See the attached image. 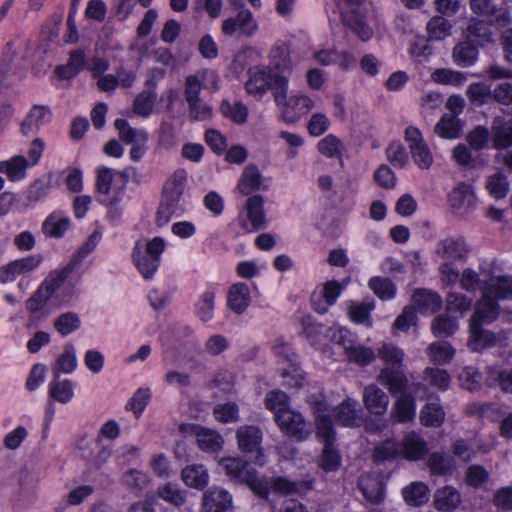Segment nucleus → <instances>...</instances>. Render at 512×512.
I'll use <instances>...</instances> for the list:
<instances>
[{
    "instance_id": "nucleus-1",
    "label": "nucleus",
    "mask_w": 512,
    "mask_h": 512,
    "mask_svg": "<svg viewBox=\"0 0 512 512\" xmlns=\"http://www.w3.org/2000/svg\"><path fill=\"white\" fill-rule=\"evenodd\" d=\"M316 439L323 444L318 466L325 472H335L342 464V456L337 447V431L329 414H319L315 418Z\"/></svg>"
},
{
    "instance_id": "nucleus-2",
    "label": "nucleus",
    "mask_w": 512,
    "mask_h": 512,
    "mask_svg": "<svg viewBox=\"0 0 512 512\" xmlns=\"http://www.w3.org/2000/svg\"><path fill=\"white\" fill-rule=\"evenodd\" d=\"M248 75L245 90L249 95L261 98L271 90L275 97H286L289 80L284 75H275L271 68L262 65L250 67Z\"/></svg>"
},
{
    "instance_id": "nucleus-3",
    "label": "nucleus",
    "mask_w": 512,
    "mask_h": 512,
    "mask_svg": "<svg viewBox=\"0 0 512 512\" xmlns=\"http://www.w3.org/2000/svg\"><path fill=\"white\" fill-rule=\"evenodd\" d=\"M166 249L164 238L155 236L147 241L145 249L137 241L132 249L131 258L139 274L145 280L154 278L161 264V256Z\"/></svg>"
},
{
    "instance_id": "nucleus-4",
    "label": "nucleus",
    "mask_w": 512,
    "mask_h": 512,
    "mask_svg": "<svg viewBox=\"0 0 512 512\" xmlns=\"http://www.w3.org/2000/svg\"><path fill=\"white\" fill-rule=\"evenodd\" d=\"M238 449L257 466L263 467L268 457L262 446L263 432L257 425H242L236 430Z\"/></svg>"
},
{
    "instance_id": "nucleus-5",
    "label": "nucleus",
    "mask_w": 512,
    "mask_h": 512,
    "mask_svg": "<svg viewBox=\"0 0 512 512\" xmlns=\"http://www.w3.org/2000/svg\"><path fill=\"white\" fill-rule=\"evenodd\" d=\"M275 422L284 435L297 442L307 440L312 432L311 424L305 420V417L291 409L277 414Z\"/></svg>"
},
{
    "instance_id": "nucleus-6",
    "label": "nucleus",
    "mask_w": 512,
    "mask_h": 512,
    "mask_svg": "<svg viewBox=\"0 0 512 512\" xmlns=\"http://www.w3.org/2000/svg\"><path fill=\"white\" fill-rule=\"evenodd\" d=\"M51 298L52 296L47 294L38 286L31 296L25 301V309L28 312L26 322L27 329H36L48 319L50 311L47 308V305Z\"/></svg>"
},
{
    "instance_id": "nucleus-7",
    "label": "nucleus",
    "mask_w": 512,
    "mask_h": 512,
    "mask_svg": "<svg viewBox=\"0 0 512 512\" xmlns=\"http://www.w3.org/2000/svg\"><path fill=\"white\" fill-rule=\"evenodd\" d=\"M200 512H234L232 494L219 486H212L202 494Z\"/></svg>"
},
{
    "instance_id": "nucleus-8",
    "label": "nucleus",
    "mask_w": 512,
    "mask_h": 512,
    "mask_svg": "<svg viewBox=\"0 0 512 512\" xmlns=\"http://www.w3.org/2000/svg\"><path fill=\"white\" fill-rule=\"evenodd\" d=\"M222 33L233 36L237 32L240 36L251 38L258 30V23L250 10L240 11L234 17L223 20Z\"/></svg>"
},
{
    "instance_id": "nucleus-9",
    "label": "nucleus",
    "mask_w": 512,
    "mask_h": 512,
    "mask_svg": "<svg viewBox=\"0 0 512 512\" xmlns=\"http://www.w3.org/2000/svg\"><path fill=\"white\" fill-rule=\"evenodd\" d=\"M470 8L478 16L484 18L491 25L506 27L511 18L507 8L497 7L492 0H470Z\"/></svg>"
},
{
    "instance_id": "nucleus-10",
    "label": "nucleus",
    "mask_w": 512,
    "mask_h": 512,
    "mask_svg": "<svg viewBox=\"0 0 512 512\" xmlns=\"http://www.w3.org/2000/svg\"><path fill=\"white\" fill-rule=\"evenodd\" d=\"M500 314V305L489 291L482 290V297L475 304L469 325L483 326L484 323L494 322Z\"/></svg>"
},
{
    "instance_id": "nucleus-11",
    "label": "nucleus",
    "mask_w": 512,
    "mask_h": 512,
    "mask_svg": "<svg viewBox=\"0 0 512 512\" xmlns=\"http://www.w3.org/2000/svg\"><path fill=\"white\" fill-rule=\"evenodd\" d=\"M484 383L490 389H498L504 395H512V366H487Z\"/></svg>"
},
{
    "instance_id": "nucleus-12",
    "label": "nucleus",
    "mask_w": 512,
    "mask_h": 512,
    "mask_svg": "<svg viewBox=\"0 0 512 512\" xmlns=\"http://www.w3.org/2000/svg\"><path fill=\"white\" fill-rule=\"evenodd\" d=\"M250 460L237 457H223L219 461V466L225 472V475L234 484L243 485L247 479L256 470L251 467Z\"/></svg>"
},
{
    "instance_id": "nucleus-13",
    "label": "nucleus",
    "mask_w": 512,
    "mask_h": 512,
    "mask_svg": "<svg viewBox=\"0 0 512 512\" xmlns=\"http://www.w3.org/2000/svg\"><path fill=\"white\" fill-rule=\"evenodd\" d=\"M302 335L306 338L311 347L318 350L327 344L330 338L332 327L318 322L313 316L306 315L301 319Z\"/></svg>"
},
{
    "instance_id": "nucleus-14",
    "label": "nucleus",
    "mask_w": 512,
    "mask_h": 512,
    "mask_svg": "<svg viewBox=\"0 0 512 512\" xmlns=\"http://www.w3.org/2000/svg\"><path fill=\"white\" fill-rule=\"evenodd\" d=\"M401 444V458L417 462L424 459L429 454V446L426 440L415 431L406 433Z\"/></svg>"
},
{
    "instance_id": "nucleus-15",
    "label": "nucleus",
    "mask_w": 512,
    "mask_h": 512,
    "mask_svg": "<svg viewBox=\"0 0 512 512\" xmlns=\"http://www.w3.org/2000/svg\"><path fill=\"white\" fill-rule=\"evenodd\" d=\"M246 213L247 220L241 221V227L248 232H257L266 227L265 211H264V199L259 194L250 196L246 201Z\"/></svg>"
},
{
    "instance_id": "nucleus-16",
    "label": "nucleus",
    "mask_w": 512,
    "mask_h": 512,
    "mask_svg": "<svg viewBox=\"0 0 512 512\" xmlns=\"http://www.w3.org/2000/svg\"><path fill=\"white\" fill-rule=\"evenodd\" d=\"M52 111L46 105H33L23 121L20 131L24 136L35 135L52 120Z\"/></svg>"
},
{
    "instance_id": "nucleus-17",
    "label": "nucleus",
    "mask_w": 512,
    "mask_h": 512,
    "mask_svg": "<svg viewBox=\"0 0 512 512\" xmlns=\"http://www.w3.org/2000/svg\"><path fill=\"white\" fill-rule=\"evenodd\" d=\"M186 181L187 176L185 170H177L172 178L165 183L160 203L166 204L168 207L177 211L184 193Z\"/></svg>"
},
{
    "instance_id": "nucleus-18",
    "label": "nucleus",
    "mask_w": 512,
    "mask_h": 512,
    "mask_svg": "<svg viewBox=\"0 0 512 512\" xmlns=\"http://www.w3.org/2000/svg\"><path fill=\"white\" fill-rule=\"evenodd\" d=\"M189 430L196 437L197 445L201 451L217 453L223 448L224 440L216 430L200 424H190Z\"/></svg>"
},
{
    "instance_id": "nucleus-19",
    "label": "nucleus",
    "mask_w": 512,
    "mask_h": 512,
    "mask_svg": "<svg viewBox=\"0 0 512 512\" xmlns=\"http://www.w3.org/2000/svg\"><path fill=\"white\" fill-rule=\"evenodd\" d=\"M357 402L351 398H347L335 406L332 410V422L338 426L353 428L360 426V410L357 409Z\"/></svg>"
},
{
    "instance_id": "nucleus-20",
    "label": "nucleus",
    "mask_w": 512,
    "mask_h": 512,
    "mask_svg": "<svg viewBox=\"0 0 512 512\" xmlns=\"http://www.w3.org/2000/svg\"><path fill=\"white\" fill-rule=\"evenodd\" d=\"M275 75H284L287 79L292 72L291 51L289 45L276 44L269 53V65Z\"/></svg>"
},
{
    "instance_id": "nucleus-21",
    "label": "nucleus",
    "mask_w": 512,
    "mask_h": 512,
    "mask_svg": "<svg viewBox=\"0 0 512 512\" xmlns=\"http://www.w3.org/2000/svg\"><path fill=\"white\" fill-rule=\"evenodd\" d=\"M479 56V43L470 37L459 41L453 48V62L462 68L473 66Z\"/></svg>"
},
{
    "instance_id": "nucleus-22",
    "label": "nucleus",
    "mask_w": 512,
    "mask_h": 512,
    "mask_svg": "<svg viewBox=\"0 0 512 512\" xmlns=\"http://www.w3.org/2000/svg\"><path fill=\"white\" fill-rule=\"evenodd\" d=\"M436 253L447 262L462 261L467 258L469 249L463 237H448L438 243Z\"/></svg>"
},
{
    "instance_id": "nucleus-23",
    "label": "nucleus",
    "mask_w": 512,
    "mask_h": 512,
    "mask_svg": "<svg viewBox=\"0 0 512 512\" xmlns=\"http://www.w3.org/2000/svg\"><path fill=\"white\" fill-rule=\"evenodd\" d=\"M251 303L249 286L244 282L232 284L227 293V307L237 315H242Z\"/></svg>"
},
{
    "instance_id": "nucleus-24",
    "label": "nucleus",
    "mask_w": 512,
    "mask_h": 512,
    "mask_svg": "<svg viewBox=\"0 0 512 512\" xmlns=\"http://www.w3.org/2000/svg\"><path fill=\"white\" fill-rule=\"evenodd\" d=\"M183 483L192 489L205 491L209 481V471L203 464H189L181 470L180 474Z\"/></svg>"
},
{
    "instance_id": "nucleus-25",
    "label": "nucleus",
    "mask_w": 512,
    "mask_h": 512,
    "mask_svg": "<svg viewBox=\"0 0 512 512\" xmlns=\"http://www.w3.org/2000/svg\"><path fill=\"white\" fill-rule=\"evenodd\" d=\"M363 402L370 414L382 416L387 411L389 398L382 389L371 384L364 388Z\"/></svg>"
},
{
    "instance_id": "nucleus-26",
    "label": "nucleus",
    "mask_w": 512,
    "mask_h": 512,
    "mask_svg": "<svg viewBox=\"0 0 512 512\" xmlns=\"http://www.w3.org/2000/svg\"><path fill=\"white\" fill-rule=\"evenodd\" d=\"M461 501L460 492L452 485L438 488L433 495V506L439 512H454Z\"/></svg>"
},
{
    "instance_id": "nucleus-27",
    "label": "nucleus",
    "mask_w": 512,
    "mask_h": 512,
    "mask_svg": "<svg viewBox=\"0 0 512 512\" xmlns=\"http://www.w3.org/2000/svg\"><path fill=\"white\" fill-rule=\"evenodd\" d=\"M401 368L385 367L381 370L379 380L384 384L392 396L409 393L408 379Z\"/></svg>"
},
{
    "instance_id": "nucleus-28",
    "label": "nucleus",
    "mask_w": 512,
    "mask_h": 512,
    "mask_svg": "<svg viewBox=\"0 0 512 512\" xmlns=\"http://www.w3.org/2000/svg\"><path fill=\"white\" fill-rule=\"evenodd\" d=\"M411 300L421 314L436 313L443 304L442 298L437 292L425 288H417L413 292Z\"/></svg>"
},
{
    "instance_id": "nucleus-29",
    "label": "nucleus",
    "mask_w": 512,
    "mask_h": 512,
    "mask_svg": "<svg viewBox=\"0 0 512 512\" xmlns=\"http://www.w3.org/2000/svg\"><path fill=\"white\" fill-rule=\"evenodd\" d=\"M493 147L497 150L512 147V117H496L491 126Z\"/></svg>"
},
{
    "instance_id": "nucleus-30",
    "label": "nucleus",
    "mask_w": 512,
    "mask_h": 512,
    "mask_svg": "<svg viewBox=\"0 0 512 512\" xmlns=\"http://www.w3.org/2000/svg\"><path fill=\"white\" fill-rule=\"evenodd\" d=\"M431 492L427 484L422 481H413L402 489V497L410 507L419 508L430 500Z\"/></svg>"
},
{
    "instance_id": "nucleus-31",
    "label": "nucleus",
    "mask_w": 512,
    "mask_h": 512,
    "mask_svg": "<svg viewBox=\"0 0 512 512\" xmlns=\"http://www.w3.org/2000/svg\"><path fill=\"white\" fill-rule=\"evenodd\" d=\"M29 167L31 166L23 155H14L7 160L0 161V173L5 174L11 182L24 180Z\"/></svg>"
},
{
    "instance_id": "nucleus-32",
    "label": "nucleus",
    "mask_w": 512,
    "mask_h": 512,
    "mask_svg": "<svg viewBox=\"0 0 512 512\" xmlns=\"http://www.w3.org/2000/svg\"><path fill=\"white\" fill-rule=\"evenodd\" d=\"M497 343L496 334L483 326L469 325L468 347L473 352H480L483 349L494 347Z\"/></svg>"
},
{
    "instance_id": "nucleus-33",
    "label": "nucleus",
    "mask_w": 512,
    "mask_h": 512,
    "mask_svg": "<svg viewBox=\"0 0 512 512\" xmlns=\"http://www.w3.org/2000/svg\"><path fill=\"white\" fill-rule=\"evenodd\" d=\"M363 497L371 504L379 505L385 498V484L378 477H363L358 482Z\"/></svg>"
},
{
    "instance_id": "nucleus-34",
    "label": "nucleus",
    "mask_w": 512,
    "mask_h": 512,
    "mask_svg": "<svg viewBox=\"0 0 512 512\" xmlns=\"http://www.w3.org/2000/svg\"><path fill=\"white\" fill-rule=\"evenodd\" d=\"M75 268L76 267L68 261L64 267L51 270L44 278V280L39 284V287H41L43 291L53 297L56 291L59 290L61 286L67 281Z\"/></svg>"
},
{
    "instance_id": "nucleus-35",
    "label": "nucleus",
    "mask_w": 512,
    "mask_h": 512,
    "mask_svg": "<svg viewBox=\"0 0 512 512\" xmlns=\"http://www.w3.org/2000/svg\"><path fill=\"white\" fill-rule=\"evenodd\" d=\"M77 366L78 359L75 346L67 343L64 345L62 353L56 358L52 371L55 377H59L61 373L72 374L77 369Z\"/></svg>"
},
{
    "instance_id": "nucleus-36",
    "label": "nucleus",
    "mask_w": 512,
    "mask_h": 512,
    "mask_svg": "<svg viewBox=\"0 0 512 512\" xmlns=\"http://www.w3.org/2000/svg\"><path fill=\"white\" fill-rule=\"evenodd\" d=\"M416 408V398L411 392L399 395L393 407L395 420L399 423L412 421L416 416Z\"/></svg>"
},
{
    "instance_id": "nucleus-37",
    "label": "nucleus",
    "mask_w": 512,
    "mask_h": 512,
    "mask_svg": "<svg viewBox=\"0 0 512 512\" xmlns=\"http://www.w3.org/2000/svg\"><path fill=\"white\" fill-rule=\"evenodd\" d=\"M445 410L439 399L433 402H427L420 410L419 420L424 427L438 428L442 426L445 420Z\"/></svg>"
},
{
    "instance_id": "nucleus-38",
    "label": "nucleus",
    "mask_w": 512,
    "mask_h": 512,
    "mask_svg": "<svg viewBox=\"0 0 512 512\" xmlns=\"http://www.w3.org/2000/svg\"><path fill=\"white\" fill-rule=\"evenodd\" d=\"M48 396L53 401L67 404L74 398V383L70 379L55 377L48 385Z\"/></svg>"
},
{
    "instance_id": "nucleus-39",
    "label": "nucleus",
    "mask_w": 512,
    "mask_h": 512,
    "mask_svg": "<svg viewBox=\"0 0 512 512\" xmlns=\"http://www.w3.org/2000/svg\"><path fill=\"white\" fill-rule=\"evenodd\" d=\"M71 224L70 218L61 216L57 211L50 213L42 224V231L52 238H62Z\"/></svg>"
},
{
    "instance_id": "nucleus-40",
    "label": "nucleus",
    "mask_w": 512,
    "mask_h": 512,
    "mask_svg": "<svg viewBox=\"0 0 512 512\" xmlns=\"http://www.w3.org/2000/svg\"><path fill=\"white\" fill-rule=\"evenodd\" d=\"M52 187L53 183L50 175H44L35 179L27 191L26 201L28 205H35L38 202L44 201L50 194Z\"/></svg>"
},
{
    "instance_id": "nucleus-41",
    "label": "nucleus",
    "mask_w": 512,
    "mask_h": 512,
    "mask_svg": "<svg viewBox=\"0 0 512 512\" xmlns=\"http://www.w3.org/2000/svg\"><path fill=\"white\" fill-rule=\"evenodd\" d=\"M427 467L431 476H450L455 470L453 458H446L443 453L433 452L427 459Z\"/></svg>"
},
{
    "instance_id": "nucleus-42",
    "label": "nucleus",
    "mask_w": 512,
    "mask_h": 512,
    "mask_svg": "<svg viewBox=\"0 0 512 512\" xmlns=\"http://www.w3.org/2000/svg\"><path fill=\"white\" fill-rule=\"evenodd\" d=\"M150 482L149 475L137 469H129L122 476L123 485L135 496H141Z\"/></svg>"
},
{
    "instance_id": "nucleus-43",
    "label": "nucleus",
    "mask_w": 512,
    "mask_h": 512,
    "mask_svg": "<svg viewBox=\"0 0 512 512\" xmlns=\"http://www.w3.org/2000/svg\"><path fill=\"white\" fill-rule=\"evenodd\" d=\"M261 173L255 164L247 165L238 181V189L243 195H250L259 190L261 185Z\"/></svg>"
},
{
    "instance_id": "nucleus-44",
    "label": "nucleus",
    "mask_w": 512,
    "mask_h": 512,
    "mask_svg": "<svg viewBox=\"0 0 512 512\" xmlns=\"http://www.w3.org/2000/svg\"><path fill=\"white\" fill-rule=\"evenodd\" d=\"M219 109L224 118L231 120L235 124L242 125L248 119V108L241 101L231 103L229 100L223 99Z\"/></svg>"
},
{
    "instance_id": "nucleus-45",
    "label": "nucleus",
    "mask_w": 512,
    "mask_h": 512,
    "mask_svg": "<svg viewBox=\"0 0 512 512\" xmlns=\"http://www.w3.org/2000/svg\"><path fill=\"white\" fill-rule=\"evenodd\" d=\"M368 287L382 301L395 298L397 292L396 285L388 277L373 276L368 281Z\"/></svg>"
},
{
    "instance_id": "nucleus-46",
    "label": "nucleus",
    "mask_w": 512,
    "mask_h": 512,
    "mask_svg": "<svg viewBox=\"0 0 512 512\" xmlns=\"http://www.w3.org/2000/svg\"><path fill=\"white\" fill-rule=\"evenodd\" d=\"M366 14L367 12H363L343 17L345 26L351 29L364 42L369 41L373 37V30L365 21Z\"/></svg>"
},
{
    "instance_id": "nucleus-47",
    "label": "nucleus",
    "mask_w": 512,
    "mask_h": 512,
    "mask_svg": "<svg viewBox=\"0 0 512 512\" xmlns=\"http://www.w3.org/2000/svg\"><path fill=\"white\" fill-rule=\"evenodd\" d=\"M215 288L209 285L195 304V313L203 321L208 322L214 316Z\"/></svg>"
},
{
    "instance_id": "nucleus-48",
    "label": "nucleus",
    "mask_w": 512,
    "mask_h": 512,
    "mask_svg": "<svg viewBox=\"0 0 512 512\" xmlns=\"http://www.w3.org/2000/svg\"><path fill=\"white\" fill-rule=\"evenodd\" d=\"M482 290L489 291L497 301L512 300V276L499 275L495 283L488 282L487 287L482 286Z\"/></svg>"
},
{
    "instance_id": "nucleus-49",
    "label": "nucleus",
    "mask_w": 512,
    "mask_h": 512,
    "mask_svg": "<svg viewBox=\"0 0 512 512\" xmlns=\"http://www.w3.org/2000/svg\"><path fill=\"white\" fill-rule=\"evenodd\" d=\"M53 326L62 337H66L80 329L81 319L77 313L68 311L60 314L54 320Z\"/></svg>"
},
{
    "instance_id": "nucleus-50",
    "label": "nucleus",
    "mask_w": 512,
    "mask_h": 512,
    "mask_svg": "<svg viewBox=\"0 0 512 512\" xmlns=\"http://www.w3.org/2000/svg\"><path fill=\"white\" fill-rule=\"evenodd\" d=\"M375 309V301L372 298H366L360 303L352 304L349 308V317L356 324L367 323L371 326V312Z\"/></svg>"
},
{
    "instance_id": "nucleus-51",
    "label": "nucleus",
    "mask_w": 512,
    "mask_h": 512,
    "mask_svg": "<svg viewBox=\"0 0 512 512\" xmlns=\"http://www.w3.org/2000/svg\"><path fill=\"white\" fill-rule=\"evenodd\" d=\"M373 456L375 462L394 460L401 457V444L393 438L386 439L376 445Z\"/></svg>"
},
{
    "instance_id": "nucleus-52",
    "label": "nucleus",
    "mask_w": 512,
    "mask_h": 512,
    "mask_svg": "<svg viewBox=\"0 0 512 512\" xmlns=\"http://www.w3.org/2000/svg\"><path fill=\"white\" fill-rule=\"evenodd\" d=\"M462 124L457 116H442L435 126L436 133L445 139H457L460 137Z\"/></svg>"
},
{
    "instance_id": "nucleus-53",
    "label": "nucleus",
    "mask_w": 512,
    "mask_h": 512,
    "mask_svg": "<svg viewBox=\"0 0 512 512\" xmlns=\"http://www.w3.org/2000/svg\"><path fill=\"white\" fill-rule=\"evenodd\" d=\"M157 100V93L153 90H143L138 93L133 101V112L142 117H148L153 111Z\"/></svg>"
},
{
    "instance_id": "nucleus-54",
    "label": "nucleus",
    "mask_w": 512,
    "mask_h": 512,
    "mask_svg": "<svg viewBox=\"0 0 512 512\" xmlns=\"http://www.w3.org/2000/svg\"><path fill=\"white\" fill-rule=\"evenodd\" d=\"M101 239V232L98 230L93 231L87 240L73 253L69 262L75 267L79 266L83 260L96 249Z\"/></svg>"
},
{
    "instance_id": "nucleus-55",
    "label": "nucleus",
    "mask_w": 512,
    "mask_h": 512,
    "mask_svg": "<svg viewBox=\"0 0 512 512\" xmlns=\"http://www.w3.org/2000/svg\"><path fill=\"white\" fill-rule=\"evenodd\" d=\"M428 355L432 362L443 365L453 359L455 349L449 342H434L428 347Z\"/></svg>"
},
{
    "instance_id": "nucleus-56",
    "label": "nucleus",
    "mask_w": 512,
    "mask_h": 512,
    "mask_svg": "<svg viewBox=\"0 0 512 512\" xmlns=\"http://www.w3.org/2000/svg\"><path fill=\"white\" fill-rule=\"evenodd\" d=\"M317 149L318 152L326 158H337L342 163V151L344 147L341 140L334 134H328L322 138L317 144Z\"/></svg>"
},
{
    "instance_id": "nucleus-57",
    "label": "nucleus",
    "mask_w": 512,
    "mask_h": 512,
    "mask_svg": "<svg viewBox=\"0 0 512 512\" xmlns=\"http://www.w3.org/2000/svg\"><path fill=\"white\" fill-rule=\"evenodd\" d=\"M264 403L266 409L274 413L275 419L277 414L290 410L288 395L282 390L269 391L265 396Z\"/></svg>"
},
{
    "instance_id": "nucleus-58",
    "label": "nucleus",
    "mask_w": 512,
    "mask_h": 512,
    "mask_svg": "<svg viewBox=\"0 0 512 512\" xmlns=\"http://www.w3.org/2000/svg\"><path fill=\"white\" fill-rule=\"evenodd\" d=\"M467 96L474 106L480 107L493 100V90L482 82L472 83L468 86Z\"/></svg>"
},
{
    "instance_id": "nucleus-59",
    "label": "nucleus",
    "mask_w": 512,
    "mask_h": 512,
    "mask_svg": "<svg viewBox=\"0 0 512 512\" xmlns=\"http://www.w3.org/2000/svg\"><path fill=\"white\" fill-rule=\"evenodd\" d=\"M151 400V391L149 388H138L127 402L125 408L133 412L138 419L142 416Z\"/></svg>"
},
{
    "instance_id": "nucleus-60",
    "label": "nucleus",
    "mask_w": 512,
    "mask_h": 512,
    "mask_svg": "<svg viewBox=\"0 0 512 512\" xmlns=\"http://www.w3.org/2000/svg\"><path fill=\"white\" fill-rule=\"evenodd\" d=\"M157 495L165 502L174 505L175 507H181L186 502V495L181 491L177 485L170 482L165 483L157 488Z\"/></svg>"
},
{
    "instance_id": "nucleus-61",
    "label": "nucleus",
    "mask_w": 512,
    "mask_h": 512,
    "mask_svg": "<svg viewBox=\"0 0 512 512\" xmlns=\"http://www.w3.org/2000/svg\"><path fill=\"white\" fill-rule=\"evenodd\" d=\"M379 357L392 368H401L404 360V351L393 343H384L378 349Z\"/></svg>"
},
{
    "instance_id": "nucleus-62",
    "label": "nucleus",
    "mask_w": 512,
    "mask_h": 512,
    "mask_svg": "<svg viewBox=\"0 0 512 512\" xmlns=\"http://www.w3.org/2000/svg\"><path fill=\"white\" fill-rule=\"evenodd\" d=\"M347 359L360 366H367L375 360V353L370 347L364 345H354L353 347L347 348L345 354Z\"/></svg>"
},
{
    "instance_id": "nucleus-63",
    "label": "nucleus",
    "mask_w": 512,
    "mask_h": 512,
    "mask_svg": "<svg viewBox=\"0 0 512 512\" xmlns=\"http://www.w3.org/2000/svg\"><path fill=\"white\" fill-rule=\"evenodd\" d=\"M452 25L443 16H434L427 23L429 36L435 40H443L451 34Z\"/></svg>"
},
{
    "instance_id": "nucleus-64",
    "label": "nucleus",
    "mask_w": 512,
    "mask_h": 512,
    "mask_svg": "<svg viewBox=\"0 0 512 512\" xmlns=\"http://www.w3.org/2000/svg\"><path fill=\"white\" fill-rule=\"evenodd\" d=\"M213 415L223 424L236 422L239 419V407L235 402L220 403L215 405Z\"/></svg>"
}]
</instances>
